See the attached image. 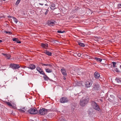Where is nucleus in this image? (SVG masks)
Returning <instances> with one entry per match:
<instances>
[{"label": "nucleus", "instance_id": "35", "mask_svg": "<svg viewBox=\"0 0 121 121\" xmlns=\"http://www.w3.org/2000/svg\"><path fill=\"white\" fill-rule=\"evenodd\" d=\"M81 53H79L77 54V56L79 57H80L81 56Z\"/></svg>", "mask_w": 121, "mask_h": 121}, {"label": "nucleus", "instance_id": "50", "mask_svg": "<svg viewBox=\"0 0 121 121\" xmlns=\"http://www.w3.org/2000/svg\"><path fill=\"white\" fill-rule=\"evenodd\" d=\"M48 115H47V117L48 118Z\"/></svg>", "mask_w": 121, "mask_h": 121}, {"label": "nucleus", "instance_id": "12", "mask_svg": "<svg viewBox=\"0 0 121 121\" xmlns=\"http://www.w3.org/2000/svg\"><path fill=\"white\" fill-rule=\"evenodd\" d=\"M61 72L62 74L64 76H66L67 73L66 70L64 68H62L61 69Z\"/></svg>", "mask_w": 121, "mask_h": 121}, {"label": "nucleus", "instance_id": "11", "mask_svg": "<svg viewBox=\"0 0 121 121\" xmlns=\"http://www.w3.org/2000/svg\"><path fill=\"white\" fill-rule=\"evenodd\" d=\"M55 21H53L52 20H51L50 21H49L48 22V25L50 26H53L54 25L55 23L54 22Z\"/></svg>", "mask_w": 121, "mask_h": 121}, {"label": "nucleus", "instance_id": "44", "mask_svg": "<svg viewBox=\"0 0 121 121\" xmlns=\"http://www.w3.org/2000/svg\"><path fill=\"white\" fill-rule=\"evenodd\" d=\"M106 65H107L106 64H103V65L104 66H105Z\"/></svg>", "mask_w": 121, "mask_h": 121}, {"label": "nucleus", "instance_id": "18", "mask_svg": "<svg viewBox=\"0 0 121 121\" xmlns=\"http://www.w3.org/2000/svg\"><path fill=\"white\" fill-rule=\"evenodd\" d=\"M44 75L43 76V78L45 80L48 81L49 79V78L46 75H45H45Z\"/></svg>", "mask_w": 121, "mask_h": 121}, {"label": "nucleus", "instance_id": "17", "mask_svg": "<svg viewBox=\"0 0 121 121\" xmlns=\"http://www.w3.org/2000/svg\"><path fill=\"white\" fill-rule=\"evenodd\" d=\"M20 112H25L26 110L25 109V107H24L22 108V109H18Z\"/></svg>", "mask_w": 121, "mask_h": 121}, {"label": "nucleus", "instance_id": "6", "mask_svg": "<svg viewBox=\"0 0 121 121\" xmlns=\"http://www.w3.org/2000/svg\"><path fill=\"white\" fill-rule=\"evenodd\" d=\"M68 101V99L66 97H62L60 99V101L61 103H67Z\"/></svg>", "mask_w": 121, "mask_h": 121}, {"label": "nucleus", "instance_id": "47", "mask_svg": "<svg viewBox=\"0 0 121 121\" xmlns=\"http://www.w3.org/2000/svg\"><path fill=\"white\" fill-rule=\"evenodd\" d=\"M100 101H101L102 102H103V100L101 99H100Z\"/></svg>", "mask_w": 121, "mask_h": 121}, {"label": "nucleus", "instance_id": "21", "mask_svg": "<svg viewBox=\"0 0 121 121\" xmlns=\"http://www.w3.org/2000/svg\"><path fill=\"white\" fill-rule=\"evenodd\" d=\"M95 59L97 60L98 62H101L102 60V59L101 58H99L97 57H95Z\"/></svg>", "mask_w": 121, "mask_h": 121}, {"label": "nucleus", "instance_id": "3", "mask_svg": "<svg viewBox=\"0 0 121 121\" xmlns=\"http://www.w3.org/2000/svg\"><path fill=\"white\" fill-rule=\"evenodd\" d=\"M20 65L14 64H11L10 65V67L15 70L18 69L20 67Z\"/></svg>", "mask_w": 121, "mask_h": 121}, {"label": "nucleus", "instance_id": "51", "mask_svg": "<svg viewBox=\"0 0 121 121\" xmlns=\"http://www.w3.org/2000/svg\"><path fill=\"white\" fill-rule=\"evenodd\" d=\"M45 5H48L47 4H45Z\"/></svg>", "mask_w": 121, "mask_h": 121}, {"label": "nucleus", "instance_id": "43", "mask_svg": "<svg viewBox=\"0 0 121 121\" xmlns=\"http://www.w3.org/2000/svg\"><path fill=\"white\" fill-rule=\"evenodd\" d=\"M43 121H47L46 119H44L43 120Z\"/></svg>", "mask_w": 121, "mask_h": 121}, {"label": "nucleus", "instance_id": "9", "mask_svg": "<svg viewBox=\"0 0 121 121\" xmlns=\"http://www.w3.org/2000/svg\"><path fill=\"white\" fill-rule=\"evenodd\" d=\"M93 88L95 90H100V87L99 85L98 84H95L93 86Z\"/></svg>", "mask_w": 121, "mask_h": 121}, {"label": "nucleus", "instance_id": "30", "mask_svg": "<svg viewBox=\"0 0 121 121\" xmlns=\"http://www.w3.org/2000/svg\"><path fill=\"white\" fill-rule=\"evenodd\" d=\"M20 0H17L15 3V4L16 5H18L20 2Z\"/></svg>", "mask_w": 121, "mask_h": 121}, {"label": "nucleus", "instance_id": "40", "mask_svg": "<svg viewBox=\"0 0 121 121\" xmlns=\"http://www.w3.org/2000/svg\"><path fill=\"white\" fill-rule=\"evenodd\" d=\"M14 17L11 16H9V17L12 18L13 19L14 18Z\"/></svg>", "mask_w": 121, "mask_h": 121}, {"label": "nucleus", "instance_id": "7", "mask_svg": "<svg viewBox=\"0 0 121 121\" xmlns=\"http://www.w3.org/2000/svg\"><path fill=\"white\" fill-rule=\"evenodd\" d=\"M92 83V81L91 80H89L86 82L85 85L86 87H89L91 86Z\"/></svg>", "mask_w": 121, "mask_h": 121}, {"label": "nucleus", "instance_id": "38", "mask_svg": "<svg viewBox=\"0 0 121 121\" xmlns=\"http://www.w3.org/2000/svg\"><path fill=\"white\" fill-rule=\"evenodd\" d=\"M61 121H65V120L64 118H62L61 120Z\"/></svg>", "mask_w": 121, "mask_h": 121}, {"label": "nucleus", "instance_id": "52", "mask_svg": "<svg viewBox=\"0 0 121 121\" xmlns=\"http://www.w3.org/2000/svg\"><path fill=\"white\" fill-rule=\"evenodd\" d=\"M4 0V1H5V0Z\"/></svg>", "mask_w": 121, "mask_h": 121}, {"label": "nucleus", "instance_id": "16", "mask_svg": "<svg viewBox=\"0 0 121 121\" xmlns=\"http://www.w3.org/2000/svg\"><path fill=\"white\" fill-rule=\"evenodd\" d=\"M44 53L49 56H51L52 55V53L51 52L47 50H46Z\"/></svg>", "mask_w": 121, "mask_h": 121}, {"label": "nucleus", "instance_id": "8", "mask_svg": "<svg viewBox=\"0 0 121 121\" xmlns=\"http://www.w3.org/2000/svg\"><path fill=\"white\" fill-rule=\"evenodd\" d=\"M36 70L40 73V74L45 75L44 73L43 69L39 67H37L36 68Z\"/></svg>", "mask_w": 121, "mask_h": 121}, {"label": "nucleus", "instance_id": "20", "mask_svg": "<svg viewBox=\"0 0 121 121\" xmlns=\"http://www.w3.org/2000/svg\"><path fill=\"white\" fill-rule=\"evenodd\" d=\"M78 44L81 47H84L85 46L84 44L83 43L80 42H78Z\"/></svg>", "mask_w": 121, "mask_h": 121}, {"label": "nucleus", "instance_id": "42", "mask_svg": "<svg viewBox=\"0 0 121 121\" xmlns=\"http://www.w3.org/2000/svg\"><path fill=\"white\" fill-rule=\"evenodd\" d=\"M66 76H63V79L64 80H65V79H66V78H65V77H66Z\"/></svg>", "mask_w": 121, "mask_h": 121}, {"label": "nucleus", "instance_id": "45", "mask_svg": "<svg viewBox=\"0 0 121 121\" xmlns=\"http://www.w3.org/2000/svg\"><path fill=\"white\" fill-rule=\"evenodd\" d=\"M119 99L121 100V96L119 97Z\"/></svg>", "mask_w": 121, "mask_h": 121}, {"label": "nucleus", "instance_id": "33", "mask_svg": "<svg viewBox=\"0 0 121 121\" xmlns=\"http://www.w3.org/2000/svg\"><path fill=\"white\" fill-rule=\"evenodd\" d=\"M41 64L42 65V66H48V64H43L42 63H41Z\"/></svg>", "mask_w": 121, "mask_h": 121}, {"label": "nucleus", "instance_id": "28", "mask_svg": "<svg viewBox=\"0 0 121 121\" xmlns=\"http://www.w3.org/2000/svg\"><path fill=\"white\" fill-rule=\"evenodd\" d=\"M115 70L117 73L120 72V71L117 68H116L115 69Z\"/></svg>", "mask_w": 121, "mask_h": 121}, {"label": "nucleus", "instance_id": "39", "mask_svg": "<svg viewBox=\"0 0 121 121\" xmlns=\"http://www.w3.org/2000/svg\"><path fill=\"white\" fill-rule=\"evenodd\" d=\"M48 66L50 67H52V65L50 64H48Z\"/></svg>", "mask_w": 121, "mask_h": 121}, {"label": "nucleus", "instance_id": "13", "mask_svg": "<svg viewBox=\"0 0 121 121\" xmlns=\"http://www.w3.org/2000/svg\"><path fill=\"white\" fill-rule=\"evenodd\" d=\"M41 46L43 48L47 49L48 47V44L47 43L44 44L42 43L41 44Z\"/></svg>", "mask_w": 121, "mask_h": 121}, {"label": "nucleus", "instance_id": "1", "mask_svg": "<svg viewBox=\"0 0 121 121\" xmlns=\"http://www.w3.org/2000/svg\"><path fill=\"white\" fill-rule=\"evenodd\" d=\"M89 101V99L87 97H84L80 100V104L82 107L84 106Z\"/></svg>", "mask_w": 121, "mask_h": 121}, {"label": "nucleus", "instance_id": "31", "mask_svg": "<svg viewBox=\"0 0 121 121\" xmlns=\"http://www.w3.org/2000/svg\"><path fill=\"white\" fill-rule=\"evenodd\" d=\"M4 32H5L7 34H9L10 35L11 34H12V32L10 31L9 32V31H5Z\"/></svg>", "mask_w": 121, "mask_h": 121}, {"label": "nucleus", "instance_id": "37", "mask_svg": "<svg viewBox=\"0 0 121 121\" xmlns=\"http://www.w3.org/2000/svg\"><path fill=\"white\" fill-rule=\"evenodd\" d=\"M2 54L4 55V56H5V57L7 55V54H5V53H2Z\"/></svg>", "mask_w": 121, "mask_h": 121}, {"label": "nucleus", "instance_id": "4", "mask_svg": "<svg viewBox=\"0 0 121 121\" xmlns=\"http://www.w3.org/2000/svg\"><path fill=\"white\" fill-rule=\"evenodd\" d=\"M28 112L31 114H35L37 113L38 111L36 109L31 108L28 110Z\"/></svg>", "mask_w": 121, "mask_h": 121}, {"label": "nucleus", "instance_id": "2", "mask_svg": "<svg viewBox=\"0 0 121 121\" xmlns=\"http://www.w3.org/2000/svg\"><path fill=\"white\" fill-rule=\"evenodd\" d=\"M91 103L92 108L94 109L99 111L100 110L99 106L95 101H92L91 102Z\"/></svg>", "mask_w": 121, "mask_h": 121}, {"label": "nucleus", "instance_id": "15", "mask_svg": "<svg viewBox=\"0 0 121 121\" xmlns=\"http://www.w3.org/2000/svg\"><path fill=\"white\" fill-rule=\"evenodd\" d=\"M50 8L52 10H54L56 8V5L52 3Z\"/></svg>", "mask_w": 121, "mask_h": 121}, {"label": "nucleus", "instance_id": "32", "mask_svg": "<svg viewBox=\"0 0 121 121\" xmlns=\"http://www.w3.org/2000/svg\"><path fill=\"white\" fill-rule=\"evenodd\" d=\"M65 32V31H61L60 30H58L57 31V32L59 33H63Z\"/></svg>", "mask_w": 121, "mask_h": 121}, {"label": "nucleus", "instance_id": "25", "mask_svg": "<svg viewBox=\"0 0 121 121\" xmlns=\"http://www.w3.org/2000/svg\"><path fill=\"white\" fill-rule=\"evenodd\" d=\"M13 21H14L15 23H17L18 22V20L16 18L14 17L13 18Z\"/></svg>", "mask_w": 121, "mask_h": 121}, {"label": "nucleus", "instance_id": "5", "mask_svg": "<svg viewBox=\"0 0 121 121\" xmlns=\"http://www.w3.org/2000/svg\"><path fill=\"white\" fill-rule=\"evenodd\" d=\"M49 109H47L44 108L40 109L39 111V114L41 115H44L47 113Z\"/></svg>", "mask_w": 121, "mask_h": 121}, {"label": "nucleus", "instance_id": "49", "mask_svg": "<svg viewBox=\"0 0 121 121\" xmlns=\"http://www.w3.org/2000/svg\"><path fill=\"white\" fill-rule=\"evenodd\" d=\"M120 68L121 69V65L120 66Z\"/></svg>", "mask_w": 121, "mask_h": 121}, {"label": "nucleus", "instance_id": "29", "mask_svg": "<svg viewBox=\"0 0 121 121\" xmlns=\"http://www.w3.org/2000/svg\"><path fill=\"white\" fill-rule=\"evenodd\" d=\"M117 7L118 8H121V3L118 4Z\"/></svg>", "mask_w": 121, "mask_h": 121}, {"label": "nucleus", "instance_id": "26", "mask_svg": "<svg viewBox=\"0 0 121 121\" xmlns=\"http://www.w3.org/2000/svg\"><path fill=\"white\" fill-rule=\"evenodd\" d=\"M5 57H7V59H9L10 58L11 56L9 54H7V55Z\"/></svg>", "mask_w": 121, "mask_h": 121}, {"label": "nucleus", "instance_id": "27", "mask_svg": "<svg viewBox=\"0 0 121 121\" xmlns=\"http://www.w3.org/2000/svg\"><path fill=\"white\" fill-rule=\"evenodd\" d=\"M13 40L16 42L17 41H18V39L17 38H14L13 39Z\"/></svg>", "mask_w": 121, "mask_h": 121}, {"label": "nucleus", "instance_id": "19", "mask_svg": "<svg viewBox=\"0 0 121 121\" xmlns=\"http://www.w3.org/2000/svg\"><path fill=\"white\" fill-rule=\"evenodd\" d=\"M119 63H120L119 62H117L116 63V62H112V63L113 64V67L114 68L115 67H116V65H118V64Z\"/></svg>", "mask_w": 121, "mask_h": 121}, {"label": "nucleus", "instance_id": "36", "mask_svg": "<svg viewBox=\"0 0 121 121\" xmlns=\"http://www.w3.org/2000/svg\"><path fill=\"white\" fill-rule=\"evenodd\" d=\"M16 42L17 43H21V42L20 41H19L18 40V41H17Z\"/></svg>", "mask_w": 121, "mask_h": 121}, {"label": "nucleus", "instance_id": "22", "mask_svg": "<svg viewBox=\"0 0 121 121\" xmlns=\"http://www.w3.org/2000/svg\"><path fill=\"white\" fill-rule=\"evenodd\" d=\"M121 79L120 78H116L115 80L117 82L119 83L121 82V81L120 80Z\"/></svg>", "mask_w": 121, "mask_h": 121}, {"label": "nucleus", "instance_id": "10", "mask_svg": "<svg viewBox=\"0 0 121 121\" xmlns=\"http://www.w3.org/2000/svg\"><path fill=\"white\" fill-rule=\"evenodd\" d=\"M94 75L95 77L97 79H99V77L101 78L99 73L97 71L94 73Z\"/></svg>", "mask_w": 121, "mask_h": 121}, {"label": "nucleus", "instance_id": "41", "mask_svg": "<svg viewBox=\"0 0 121 121\" xmlns=\"http://www.w3.org/2000/svg\"><path fill=\"white\" fill-rule=\"evenodd\" d=\"M6 69H0V71H1V70L4 71V70H5Z\"/></svg>", "mask_w": 121, "mask_h": 121}, {"label": "nucleus", "instance_id": "23", "mask_svg": "<svg viewBox=\"0 0 121 121\" xmlns=\"http://www.w3.org/2000/svg\"><path fill=\"white\" fill-rule=\"evenodd\" d=\"M5 103L8 106H10L13 107L12 105V104L10 103V102H9L5 101Z\"/></svg>", "mask_w": 121, "mask_h": 121}, {"label": "nucleus", "instance_id": "48", "mask_svg": "<svg viewBox=\"0 0 121 121\" xmlns=\"http://www.w3.org/2000/svg\"><path fill=\"white\" fill-rule=\"evenodd\" d=\"M2 42V41L1 40H0V43H1Z\"/></svg>", "mask_w": 121, "mask_h": 121}, {"label": "nucleus", "instance_id": "34", "mask_svg": "<svg viewBox=\"0 0 121 121\" xmlns=\"http://www.w3.org/2000/svg\"><path fill=\"white\" fill-rule=\"evenodd\" d=\"M49 10H48V9H47V10H46V12H45V15H46L48 13V11Z\"/></svg>", "mask_w": 121, "mask_h": 121}, {"label": "nucleus", "instance_id": "14", "mask_svg": "<svg viewBox=\"0 0 121 121\" xmlns=\"http://www.w3.org/2000/svg\"><path fill=\"white\" fill-rule=\"evenodd\" d=\"M27 68L29 69L33 70L35 69V66L34 65L31 64L29 65Z\"/></svg>", "mask_w": 121, "mask_h": 121}, {"label": "nucleus", "instance_id": "24", "mask_svg": "<svg viewBox=\"0 0 121 121\" xmlns=\"http://www.w3.org/2000/svg\"><path fill=\"white\" fill-rule=\"evenodd\" d=\"M45 70L46 72L48 73H51L52 72V70L49 69H46Z\"/></svg>", "mask_w": 121, "mask_h": 121}, {"label": "nucleus", "instance_id": "46", "mask_svg": "<svg viewBox=\"0 0 121 121\" xmlns=\"http://www.w3.org/2000/svg\"><path fill=\"white\" fill-rule=\"evenodd\" d=\"M39 4L41 5H43V4H42L41 3H39Z\"/></svg>", "mask_w": 121, "mask_h": 121}]
</instances>
